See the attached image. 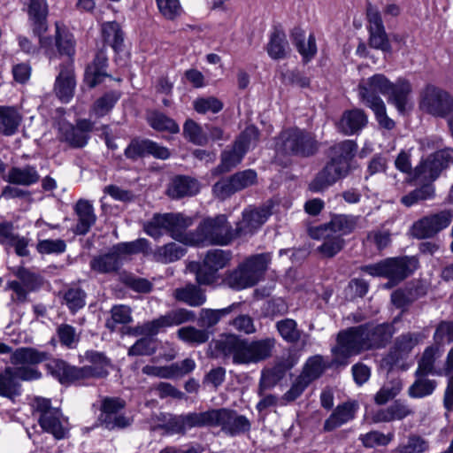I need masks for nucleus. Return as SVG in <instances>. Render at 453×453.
Listing matches in <instances>:
<instances>
[{
  "label": "nucleus",
  "mask_w": 453,
  "mask_h": 453,
  "mask_svg": "<svg viewBox=\"0 0 453 453\" xmlns=\"http://www.w3.org/2000/svg\"><path fill=\"white\" fill-rule=\"evenodd\" d=\"M21 120L22 116L15 107L0 106V132L3 134H15Z\"/></svg>",
  "instance_id": "obj_32"
},
{
  "label": "nucleus",
  "mask_w": 453,
  "mask_h": 453,
  "mask_svg": "<svg viewBox=\"0 0 453 453\" xmlns=\"http://www.w3.org/2000/svg\"><path fill=\"white\" fill-rule=\"evenodd\" d=\"M106 63L107 58L101 52L96 55L92 64L87 67L84 81L89 88H94L103 81L106 76Z\"/></svg>",
  "instance_id": "obj_33"
},
{
  "label": "nucleus",
  "mask_w": 453,
  "mask_h": 453,
  "mask_svg": "<svg viewBox=\"0 0 453 453\" xmlns=\"http://www.w3.org/2000/svg\"><path fill=\"white\" fill-rule=\"evenodd\" d=\"M357 150V144L349 140L343 141L333 148L334 157L338 163L345 161L349 168V160L353 157Z\"/></svg>",
  "instance_id": "obj_56"
},
{
  "label": "nucleus",
  "mask_w": 453,
  "mask_h": 453,
  "mask_svg": "<svg viewBox=\"0 0 453 453\" xmlns=\"http://www.w3.org/2000/svg\"><path fill=\"white\" fill-rule=\"evenodd\" d=\"M33 407L44 432L51 434L56 439H62L65 436L68 431L67 420L59 409L51 407L49 399L36 397Z\"/></svg>",
  "instance_id": "obj_10"
},
{
  "label": "nucleus",
  "mask_w": 453,
  "mask_h": 453,
  "mask_svg": "<svg viewBox=\"0 0 453 453\" xmlns=\"http://www.w3.org/2000/svg\"><path fill=\"white\" fill-rule=\"evenodd\" d=\"M412 413V410L407 404L396 401L388 408L380 410L375 414L374 420L376 422L402 420Z\"/></svg>",
  "instance_id": "obj_35"
},
{
  "label": "nucleus",
  "mask_w": 453,
  "mask_h": 453,
  "mask_svg": "<svg viewBox=\"0 0 453 453\" xmlns=\"http://www.w3.org/2000/svg\"><path fill=\"white\" fill-rule=\"evenodd\" d=\"M150 250L149 242L143 238L131 242H120L108 252L95 256L90 261V268L97 273H117L128 255L137 252L149 254Z\"/></svg>",
  "instance_id": "obj_4"
},
{
  "label": "nucleus",
  "mask_w": 453,
  "mask_h": 453,
  "mask_svg": "<svg viewBox=\"0 0 453 453\" xmlns=\"http://www.w3.org/2000/svg\"><path fill=\"white\" fill-rule=\"evenodd\" d=\"M39 178L37 171L33 166L13 167L9 171L6 180L13 184L30 186L36 183Z\"/></svg>",
  "instance_id": "obj_37"
},
{
  "label": "nucleus",
  "mask_w": 453,
  "mask_h": 453,
  "mask_svg": "<svg viewBox=\"0 0 453 453\" xmlns=\"http://www.w3.org/2000/svg\"><path fill=\"white\" fill-rule=\"evenodd\" d=\"M419 109L434 117H445L453 111V98L444 89L427 84L419 94Z\"/></svg>",
  "instance_id": "obj_11"
},
{
  "label": "nucleus",
  "mask_w": 453,
  "mask_h": 453,
  "mask_svg": "<svg viewBox=\"0 0 453 453\" xmlns=\"http://www.w3.org/2000/svg\"><path fill=\"white\" fill-rule=\"evenodd\" d=\"M99 420L102 425L109 430L124 428L128 426L131 423L129 418H126L120 413H113L104 411H101Z\"/></svg>",
  "instance_id": "obj_51"
},
{
  "label": "nucleus",
  "mask_w": 453,
  "mask_h": 453,
  "mask_svg": "<svg viewBox=\"0 0 453 453\" xmlns=\"http://www.w3.org/2000/svg\"><path fill=\"white\" fill-rule=\"evenodd\" d=\"M276 327L280 336L288 342H296L301 337L297 324L294 319L280 320L277 322Z\"/></svg>",
  "instance_id": "obj_48"
},
{
  "label": "nucleus",
  "mask_w": 453,
  "mask_h": 453,
  "mask_svg": "<svg viewBox=\"0 0 453 453\" xmlns=\"http://www.w3.org/2000/svg\"><path fill=\"white\" fill-rule=\"evenodd\" d=\"M428 449V443L420 436L412 434L406 444L400 445L396 449L398 453H423Z\"/></svg>",
  "instance_id": "obj_59"
},
{
  "label": "nucleus",
  "mask_w": 453,
  "mask_h": 453,
  "mask_svg": "<svg viewBox=\"0 0 453 453\" xmlns=\"http://www.w3.org/2000/svg\"><path fill=\"white\" fill-rule=\"evenodd\" d=\"M418 266V260L415 257H391L379 263L366 265L363 271L366 273L385 277L389 280L386 288H391L409 276Z\"/></svg>",
  "instance_id": "obj_7"
},
{
  "label": "nucleus",
  "mask_w": 453,
  "mask_h": 453,
  "mask_svg": "<svg viewBox=\"0 0 453 453\" xmlns=\"http://www.w3.org/2000/svg\"><path fill=\"white\" fill-rule=\"evenodd\" d=\"M441 356L438 347H428L425 349L416 371L417 376H426L428 374H441L434 370V363L436 357Z\"/></svg>",
  "instance_id": "obj_44"
},
{
  "label": "nucleus",
  "mask_w": 453,
  "mask_h": 453,
  "mask_svg": "<svg viewBox=\"0 0 453 453\" xmlns=\"http://www.w3.org/2000/svg\"><path fill=\"white\" fill-rule=\"evenodd\" d=\"M58 335L60 342L68 348H74L79 341L76 329L67 324L60 325L58 327Z\"/></svg>",
  "instance_id": "obj_64"
},
{
  "label": "nucleus",
  "mask_w": 453,
  "mask_h": 453,
  "mask_svg": "<svg viewBox=\"0 0 453 453\" xmlns=\"http://www.w3.org/2000/svg\"><path fill=\"white\" fill-rule=\"evenodd\" d=\"M50 372L57 378L60 383H72L85 379L91 371L87 368H76L70 366L62 360H52L47 365Z\"/></svg>",
  "instance_id": "obj_23"
},
{
  "label": "nucleus",
  "mask_w": 453,
  "mask_h": 453,
  "mask_svg": "<svg viewBox=\"0 0 453 453\" xmlns=\"http://www.w3.org/2000/svg\"><path fill=\"white\" fill-rule=\"evenodd\" d=\"M230 256L224 250H214L207 253L203 265L196 271V280L200 285H209L215 280V273L224 268L229 262Z\"/></svg>",
  "instance_id": "obj_21"
},
{
  "label": "nucleus",
  "mask_w": 453,
  "mask_h": 453,
  "mask_svg": "<svg viewBox=\"0 0 453 453\" xmlns=\"http://www.w3.org/2000/svg\"><path fill=\"white\" fill-rule=\"evenodd\" d=\"M270 257L259 254L248 258L226 278V283L232 288L241 290L254 286L267 269Z\"/></svg>",
  "instance_id": "obj_8"
},
{
  "label": "nucleus",
  "mask_w": 453,
  "mask_h": 453,
  "mask_svg": "<svg viewBox=\"0 0 453 453\" xmlns=\"http://www.w3.org/2000/svg\"><path fill=\"white\" fill-rule=\"evenodd\" d=\"M274 347L273 338L248 342L236 334L223 335L216 348L226 357H230L237 364L257 363L268 358Z\"/></svg>",
  "instance_id": "obj_3"
},
{
  "label": "nucleus",
  "mask_w": 453,
  "mask_h": 453,
  "mask_svg": "<svg viewBox=\"0 0 453 453\" xmlns=\"http://www.w3.org/2000/svg\"><path fill=\"white\" fill-rule=\"evenodd\" d=\"M75 85L72 65L68 64L61 68L55 82V92L61 102H70L74 94Z\"/></svg>",
  "instance_id": "obj_25"
},
{
  "label": "nucleus",
  "mask_w": 453,
  "mask_h": 453,
  "mask_svg": "<svg viewBox=\"0 0 453 453\" xmlns=\"http://www.w3.org/2000/svg\"><path fill=\"white\" fill-rule=\"evenodd\" d=\"M363 329L365 330V338L371 343V349L381 347L393 334L392 326L388 324H381L376 326H363Z\"/></svg>",
  "instance_id": "obj_38"
},
{
  "label": "nucleus",
  "mask_w": 453,
  "mask_h": 453,
  "mask_svg": "<svg viewBox=\"0 0 453 453\" xmlns=\"http://www.w3.org/2000/svg\"><path fill=\"white\" fill-rule=\"evenodd\" d=\"M258 140V130L253 127H248L239 136L233 149L224 151L222 154V167L225 171L237 165L242 159L247 150L255 146Z\"/></svg>",
  "instance_id": "obj_16"
},
{
  "label": "nucleus",
  "mask_w": 453,
  "mask_h": 453,
  "mask_svg": "<svg viewBox=\"0 0 453 453\" xmlns=\"http://www.w3.org/2000/svg\"><path fill=\"white\" fill-rule=\"evenodd\" d=\"M66 250V244L64 240L61 239H44L39 240L36 245V250L40 254H61Z\"/></svg>",
  "instance_id": "obj_58"
},
{
  "label": "nucleus",
  "mask_w": 453,
  "mask_h": 453,
  "mask_svg": "<svg viewBox=\"0 0 453 453\" xmlns=\"http://www.w3.org/2000/svg\"><path fill=\"white\" fill-rule=\"evenodd\" d=\"M177 335L182 342L190 345H200L209 340L210 334L206 329H198L188 326L178 329Z\"/></svg>",
  "instance_id": "obj_41"
},
{
  "label": "nucleus",
  "mask_w": 453,
  "mask_h": 453,
  "mask_svg": "<svg viewBox=\"0 0 453 453\" xmlns=\"http://www.w3.org/2000/svg\"><path fill=\"white\" fill-rule=\"evenodd\" d=\"M412 91L413 88L409 80L398 78L392 82L381 73L361 80L357 87L358 96H380L379 94H381L400 113L411 109Z\"/></svg>",
  "instance_id": "obj_2"
},
{
  "label": "nucleus",
  "mask_w": 453,
  "mask_h": 453,
  "mask_svg": "<svg viewBox=\"0 0 453 453\" xmlns=\"http://www.w3.org/2000/svg\"><path fill=\"white\" fill-rule=\"evenodd\" d=\"M191 225L192 219L181 214H157L144 225V231L154 239L169 233L174 240L186 245V229Z\"/></svg>",
  "instance_id": "obj_6"
},
{
  "label": "nucleus",
  "mask_w": 453,
  "mask_h": 453,
  "mask_svg": "<svg viewBox=\"0 0 453 453\" xmlns=\"http://www.w3.org/2000/svg\"><path fill=\"white\" fill-rule=\"evenodd\" d=\"M211 426H220L221 430L230 435L248 432L250 422L242 415L227 409L212 410Z\"/></svg>",
  "instance_id": "obj_18"
},
{
  "label": "nucleus",
  "mask_w": 453,
  "mask_h": 453,
  "mask_svg": "<svg viewBox=\"0 0 453 453\" xmlns=\"http://www.w3.org/2000/svg\"><path fill=\"white\" fill-rule=\"evenodd\" d=\"M434 188L430 184H425L419 188H417L406 196H403L401 199L402 203L405 206H412L418 203L420 201L427 200L433 197L434 196Z\"/></svg>",
  "instance_id": "obj_50"
},
{
  "label": "nucleus",
  "mask_w": 453,
  "mask_h": 453,
  "mask_svg": "<svg viewBox=\"0 0 453 453\" xmlns=\"http://www.w3.org/2000/svg\"><path fill=\"white\" fill-rule=\"evenodd\" d=\"M453 163V150L444 149L438 150L423 160L414 171L412 178L424 183L434 181L441 172Z\"/></svg>",
  "instance_id": "obj_14"
},
{
  "label": "nucleus",
  "mask_w": 453,
  "mask_h": 453,
  "mask_svg": "<svg viewBox=\"0 0 453 453\" xmlns=\"http://www.w3.org/2000/svg\"><path fill=\"white\" fill-rule=\"evenodd\" d=\"M150 125L156 130L168 131L172 134L179 132L178 124L163 113L153 112L148 118Z\"/></svg>",
  "instance_id": "obj_46"
},
{
  "label": "nucleus",
  "mask_w": 453,
  "mask_h": 453,
  "mask_svg": "<svg viewBox=\"0 0 453 453\" xmlns=\"http://www.w3.org/2000/svg\"><path fill=\"white\" fill-rule=\"evenodd\" d=\"M348 172V165L345 161L338 163L335 158H332L312 180L309 185V188L315 193L322 192L338 180L345 177Z\"/></svg>",
  "instance_id": "obj_19"
},
{
  "label": "nucleus",
  "mask_w": 453,
  "mask_h": 453,
  "mask_svg": "<svg viewBox=\"0 0 453 453\" xmlns=\"http://www.w3.org/2000/svg\"><path fill=\"white\" fill-rule=\"evenodd\" d=\"M309 384V380H306L301 375L296 377V380L293 381L290 388L283 395L281 401H283L284 403L282 404L293 402L296 399H297L303 394V392L308 387Z\"/></svg>",
  "instance_id": "obj_62"
},
{
  "label": "nucleus",
  "mask_w": 453,
  "mask_h": 453,
  "mask_svg": "<svg viewBox=\"0 0 453 453\" xmlns=\"http://www.w3.org/2000/svg\"><path fill=\"white\" fill-rule=\"evenodd\" d=\"M48 4L46 0H30L28 4V17L34 27V33L39 36V42L50 58H51L52 40L50 37L42 36V33L47 29Z\"/></svg>",
  "instance_id": "obj_17"
},
{
  "label": "nucleus",
  "mask_w": 453,
  "mask_h": 453,
  "mask_svg": "<svg viewBox=\"0 0 453 453\" xmlns=\"http://www.w3.org/2000/svg\"><path fill=\"white\" fill-rule=\"evenodd\" d=\"M358 96L361 102L373 111L375 119L380 127L387 130H392L395 127V123L388 116L385 103L380 96H372L367 95Z\"/></svg>",
  "instance_id": "obj_26"
},
{
  "label": "nucleus",
  "mask_w": 453,
  "mask_h": 453,
  "mask_svg": "<svg viewBox=\"0 0 453 453\" xmlns=\"http://www.w3.org/2000/svg\"><path fill=\"white\" fill-rule=\"evenodd\" d=\"M159 12L169 20H173L182 13L180 0H156Z\"/></svg>",
  "instance_id": "obj_57"
},
{
  "label": "nucleus",
  "mask_w": 453,
  "mask_h": 453,
  "mask_svg": "<svg viewBox=\"0 0 453 453\" xmlns=\"http://www.w3.org/2000/svg\"><path fill=\"white\" fill-rule=\"evenodd\" d=\"M452 219L453 212L449 210L429 214L412 225L411 229V235L418 239L432 238L441 230L447 228Z\"/></svg>",
  "instance_id": "obj_15"
},
{
  "label": "nucleus",
  "mask_w": 453,
  "mask_h": 453,
  "mask_svg": "<svg viewBox=\"0 0 453 453\" xmlns=\"http://www.w3.org/2000/svg\"><path fill=\"white\" fill-rule=\"evenodd\" d=\"M358 217L350 215H336L331 220L324 225L323 230L330 232L334 235L342 238L343 235L351 234L357 227Z\"/></svg>",
  "instance_id": "obj_29"
},
{
  "label": "nucleus",
  "mask_w": 453,
  "mask_h": 453,
  "mask_svg": "<svg viewBox=\"0 0 453 453\" xmlns=\"http://www.w3.org/2000/svg\"><path fill=\"white\" fill-rule=\"evenodd\" d=\"M288 42L283 33L276 31L272 34L267 45V53L272 58H285L288 53Z\"/></svg>",
  "instance_id": "obj_40"
},
{
  "label": "nucleus",
  "mask_w": 453,
  "mask_h": 453,
  "mask_svg": "<svg viewBox=\"0 0 453 453\" xmlns=\"http://www.w3.org/2000/svg\"><path fill=\"white\" fill-rule=\"evenodd\" d=\"M365 330L363 329V326L352 327L340 332L337 337V344L332 349L335 362L339 365H345L349 357L371 349V343L365 338Z\"/></svg>",
  "instance_id": "obj_9"
},
{
  "label": "nucleus",
  "mask_w": 453,
  "mask_h": 453,
  "mask_svg": "<svg viewBox=\"0 0 453 453\" xmlns=\"http://www.w3.org/2000/svg\"><path fill=\"white\" fill-rule=\"evenodd\" d=\"M200 189L199 183L188 177H176L171 182L167 194L172 198H181L183 196H194Z\"/></svg>",
  "instance_id": "obj_30"
},
{
  "label": "nucleus",
  "mask_w": 453,
  "mask_h": 453,
  "mask_svg": "<svg viewBox=\"0 0 453 453\" xmlns=\"http://www.w3.org/2000/svg\"><path fill=\"white\" fill-rule=\"evenodd\" d=\"M273 203H267L261 207H249L242 212V219L237 224L236 234L239 236L253 234L272 215Z\"/></svg>",
  "instance_id": "obj_20"
},
{
  "label": "nucleus",
  "mask_w": 453,
  "mask_h": 453,
  "mask_svg": "<svg viewBox=\"0 0 453 453\" xmlns=\"http://www.w3.org/2000/svg\"><path fill=\"white\" fill-rule=\"evenodd\" d=\"M86 358L92 365L89 366H84L83 368L89 369L91 372L86 375V378L90 377H104L108 374V368L110 366V361L102 353L96 351H88L86 353Z\"/></svg>",
  "instance_id": "obj_39"
},
{
  "label": "nucleus",
  "mask_w": 453,
  "mask_h": 453,
  "mask_svg": "<svg viewBox=\"0 0 453 453\" xmlns=\"http://www.w3.org/2000/svg\"><path fill=\"white\" fill-rule=\"evenodd\" d=\"M325 370V365L323 364L322 357L319 356H315L312 357H310L300 374L302 377H303L306 380H309V382L311 383L317 378H319L323 371Z\"/></svg>",
  "instance_id": "obj_55"
},
{
  "label": "nucleus",
  "mask_w": 453,
  "mask_h": 453,
  "mask_svg": "<svg viewBox=\"0 0 453 453\" xmlns=\"http://www.w3.org/2000/svg\"><path fill=\"white\" fill-rule=\"evenodd\" d=\"M233 238L231 226L224 215L204 219L196 232L187 233L186 245H226Z\"/></svg>",
  "instance_id": "obj_5"
},
{
  "label": "nucleus",
  "mask_w": 453,
  "mask_h": 453,
  "mask_svg": "<svg viewBox=\"0 0 453 453\" xmlns=\"http://www.w3.org/2000/svg\"><path fill=\"white\" fill-rule=\"evenodd\" d=\"M239 303H233L223 309H202L199 313V323L203 326L211 327L219 323L221 318L232 312Z\"/></svg>",
  "instance_id": "obj_42"
},
{
  "label": "nucleus",
  "mask_w": 453,
  "mask_h": 453,
  "mask_svg": "<svg viewBox=\"0 0 453 453\" xmlns=\"http://www.w3.org/2000/svg\"><path fill=\"white\" fill-rule=\"evenodd\" d=\"M173 296L176 300L193 307L200 306L206 301L203 292L199 288L191 284L184 288H176L173 292Z\"/></svg>",
  "instance_id": "obj_36"
},
{
  "label": "nucleus",
  "mask_w": 453,
  "mask_h": 453,
  "mask_svg": "<svg viewBox=\"0 0 453 453\" xmlns=\"http://www.w3.org/2000/svg\"><path fill=\"white\" fill-rule=\"evenodd\" d=\"M156 351V344L151 338L138 340L129 349V356H150Z\"/></svg>",
  "instance_id": "obj_63"
},
{
  "label": "nucleus",
  "mask_w": 453,
  "mask_h": 453,
  "mask_svg": "<svg viewBox=\"0 0 453 453\" xmlns=\"http://www.w3.org/2000/svg\"><path fill=\"white\" fill-rule=\"evenodd\" d=\"M91 129L92 123L87 119L78 121L76 127L65 121L60 122L58 127L60 139L73 147L85 146Z\"/></svg>",
  "instance_id": "obj_22"
},
{
  "label": "nucleus",
  "mask_w": 453,
  "mask_h": 453,
  "mask_svg": "<svg viewBox=\"0 0 453 453\" xmlns=\"http://www.w3.org/2000/svg\"><path fill=\"white\" fill-rule=\"evenodd\" d=\"M194 319L195 314L193 311L187 309H177L156 319L134 326L132 328V334L136 336H153L166 327L179 326Z\"/></svg>",
  "instance_id": "obj_13"
},
{
  "label": "nucleus",
  "mask_w": 453,
  "mask_h": 453,
  "mask_svg": "<svg viewBox=\"0 0 453 453\" xmlns=\"http://www.w3.org/2000/svg\"><path fill=\"white\" fill-rule=\"evenodd\" d=\"M368 123V117L361 109L345 111L337 123L339 131L345 135L358 134Z\"/></svg>",
  "instance_id": "obj_24"
},
{
  "label": "nucleus",
  "mask_w": 453,
  "mask_h": 453,
  "mask_svg": "<svg viewBox=\"0 0 453 453\" xmlns=\"http://www.w3.org/2000/svg\"><path fill=\"white\" fill-rule=\"evenodd\" d=\"M417 380L409 388V395L413 398H421L431 395L436 388V382L425 378L426 376H417Z\"/></svg>",
  "instance_id": "obj_47"
},
{
  "label": "nucleus",
  "mask_w": 453,
  "mask_h": 453,
  "mask_svg": "<svg viewBox=\"0 0 453 453\" xmlns=\"http://www.w3.org/2000/svg\"><path fill=\"white\" fill-rule=\"evenodd\" d=\"M47 359V353L33 348L17 349L10 357L13 365L0 372V395L12 398L21 393L20 381L39 380L42 372L35 367Z\"/></svg>",
  "instance_id": "obj_1"
},
{
  "label": "nucleus",
  "mask_w": 453,
  "mask_h": 453,
  "mask_svg": "<svg viewBox=\"0 0 453 453\" xmlns=\"http://www.w3.org/2000/svg\"><path fill=\"white\" fill-rule=\"evenodd\" d=\"M75 212L78 216L75 233L86 234L96 219L93 205L87 200H79L75 205Z\"/></svg>",
  "instance_id": "obj_28"
},
{
  "label": "nucleus",
  "mask_w": 453,
  "mask_h": 453,
  "mask_svg": "<svg viewBox=\"0 0 453 453\" xmlns=\"http://www.w3.org/2000/svg\"><path fill=\"white\" fill-rule=\"evenodd\" d=\"M182 416L185 432L196 426H211L212 410L204 412H193Z\"/></svg>",
  "instance_id": "obj_45"
},
{
  "label": "nucleus",
  "mask_w": 453,
  "mask_h": 453,
  "mask_svg": "<svg viewBox=\"0 0 453 453\" xmlns=\"http://www.w3.org/2000/svg\"><path fill=\"white\" fill-rule=\"evenodd\" d=\"M186 253V249L180 244L170 242L157 247L151 251L153 259L158 263L169 264L180 259Z\"/></svg>",
  "instance_id": "obj_34"
},
{
  "label": "nucleus",
  "mask_w": 453,
  "mask_h": 453,
  "mask_svg": "<svg viewBox=\"0 0 453 453\" xmlns=\"http://www.w3.org/2000/svg\"><path fill=\"white\" fill-rule=\"evenodd\" d=\"M294 43L297 51L306 62L313 58L317 53L316 39L312 34H310L307 37L303 34L296 35Z\"/></svg>",
  "instance_id": "obj_43"
},
{
  "label": "nucleus",
  "mask_w": 453,
  "mask_h": 453,
  "mask_svg": "<svg viewBox=\"0 0 453 453\" xmlns=\"http://www.w3.org/2000/svg\"><path fill=\"white\" fill-rule=\"evenodd\" d=\"M317 232V237L323 238L322 244L318 248L319 252L323 257H333L343 249L345 242L339 235L326 232L323 230V227L318 228Z\"/></svg>",
  "instance_id": "obj_31"
},
{
  "label": "nucleus",
  "mask_w": 453,
  "mask_h": 453,
  "mask_svg": "<svg viewBox=\"0 0 453 453\" xmlns=\"http://www.w3.org/2000/svg\"><path fill=\"white\" fill-rule=\"evenodd\" d=\"M394 433L385 434L379 431H371L365 434H361L359 439L363 445L366 448H373L377 446H386L394 439Z\"/></svg>",
  "instance_id": "obj_52"
},
{
  "label": "nucleus",
  "mask_w": 453,
  "mask_h": 453,
  "mask_svg": "<svg viewBox=\"0 0 453 453\" xmlns=\"http://www.w3.org/2000/svg\"><path fill=\"white\" fill-rule=\"evenodd\" d=\"M318 149L317 142L297 128L283 131L276 142L278 153L301 156L312 155Z\"/></svg>",
  "instance_id": "obj_12"
},
{
  "label": "nucleus",
  "mask_w": 453,
  "mask_h": 453,
  "mask_svg": "<svg viewBox=\"0 0 453 453\" xmlns=\"http://www.w3.org/2000/svg\"><path fill=\"white\" fill-rule=\"evenodd\" d=\"M66 305L74 312L85 305V294L79 288H69L64 295Z\"/></svg>",
  "instance_id": "obj_60"
},
{
  "label": "nucleus",
  "mask_w": 453,
  "mask_h": 453,
  "mask_svg": "<svg viewBox=\"0 0 453 453\" xmlns=\"http://www.w3.org/2000/svg\"><path fill=\"white\" fill-rule=\"evenodd\" d=\"M102 33L104 41L115 50L121 46L123 42V35L118 23H104L102 27Z\"/></svg>",
  "instance_id": "obj_49"
},
{
  "label": "nucleus",
  "mask_w": 453,
  "mask_h": 453,
  "mask_svg": "<svg viewBox=\"0 0 453 453\" xmlns=\"http://www.w3.org/2000/svg\"><path fill=\"white\" fill-rule=\"evenodd\" d=\"M358 408L356 402H347L337 406L334 412L325 422V429L332 431L338 426L349 422L355 417V413Z\"/></svg>",
  "instance_id": "obj_27"
},
{
  "label": "nucleus",
  "mask_w": 453,
  "mask_h": 453,
  "mask_svg": "<svg viewBox=\"0 0 453 453\" xmlns=\"http://www.w3.org/2000/svg\"><path fill=\"white\" fill-rule=\"evenodd\" d=\"M193 104L198 113H217L223 108V104L215 97L197 98Z\"/></svg>",
  "instance_id": "obj_61"
},
{
  "label": "nucleus",
  "mask_w": 453,
  "mask_h": 453,
  "mask_svg": "<svg viewBox=\"0 0 453 453\" xmlns=\"http://www.w3.org/2000/svg\"><path fill=\"white\" fill-rule=\"evenodd\" d=\"M183 134L187 139L197 145H203L208 141V137L203 133L202 127L192 119L185 122Z\"/></svg>",
  "instance_id": "obj_53"
},
{
  "label": "nucleus",
  "mask_w": 453,
  "mask_h": 453,
  "mask_svg": "<svg viewBox=\"0 0 453 453\" xmlns=\"http://www.w3.org/2000/svg\"><path fill=\"white\" fill-rule=\"evenodd\" d=\"M119 98V94L117 92H109L98 98L92 108V112L102 117L107 114L114 106Z\"/></svg>",
  "instance_id": "obj_54"
}]
</instances>
